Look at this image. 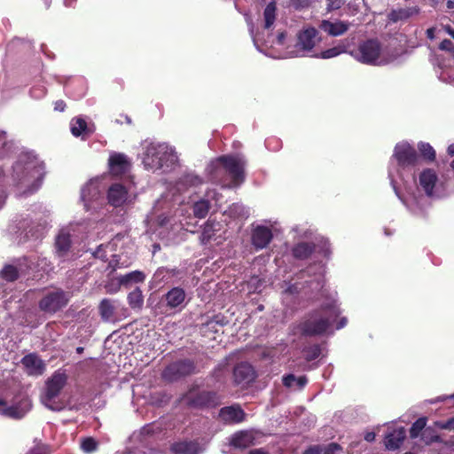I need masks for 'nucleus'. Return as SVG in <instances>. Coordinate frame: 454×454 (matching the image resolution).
Listing matches in <instances>:
<instances>
[{
	"label": "nucleus",
	"mask_w": 454,
	"mask_h": 454,
	"mask_svg": "<svg viewBox=\"0 0 454 454\" xmlns=\"http://www.w3.org/2000/svg\"><path fill=\"white\" fill-rule=\"evenodd\" d=\"M26 373L29 376H40L45 371L44 362L35 353L24 356L20 361Z\"/></svg>",
	"instance_id": "4468645a"
},
{
	"label": "nucleus",
	"mask_w": 454,
	"mask_h": 454,
	"mask_svg": "<svg viewBox=\"0 0 454 454\" xmlns=\"http://www.w3.org/2000/svg\"><path fill=\"white\" fill-rule=\"evenodd\" d=\"M117 264H118V260H112L110 262H109V267L112 268V270L114 271L117 268Z\"/></svg>",
	"instance_id": "13d9d810"
},
{
	"label": "nucleus",
	"mask_w": 454,
	"mask_h": 454,
	"mask_svg": "<svg viewBox=\"0 0 454 454\" xmlns=\"http://www.w3.org/2000/svg\"><path fill=\"white\" fill-rule=\"evenodd\" d=\"M130 167L127 157L122 153H114L109 158V168L113 175L121 176L128 172Z\"/></svg>",
	"instance_id": "aec40b11"
},
{
	"label": "nucleus",
	"mask_w": 454,
	"mask_h": 454,
	"mask_svg": "<svg viewBox=\"0 0 454 454\" xmlns=\"http://www.w3.org/2000/svg\"><path fill=\"white\" fill-rule=\"evenodd\" d=\"M107 199L110 205L115 207H121L128 199V191L124 185L114 184L108 189Z\"/></svg>",
	"instance_id": "a211bd4d"
},
{
	"label": "nucleus",
	"mask_w": 454,
	"mask_h": 454,
	"mask_svg": "<svg viewBox=\"0 0 454 454\" xmlns=\"http://www.w3.org/2000/svg\"><path fill=\"white\" fill-rule=\"evenodd\" d=\"M6 407V401L0 398V413L3 415V410Z\"/></svg>",
	"instance_id": "bf43d9fd"
},
{
	"label": "nucleus",
	"mask_w": 454,
	"mask_h": 454,
	"mask_svg": "<svg viewBox=\"0 0 454 454\" xmlns=\"http://www.w3.org/2000/svg\"><path fill=\"white\" fill-rule=\"evenodd\" d=\"M340 315V309L335 301L326 302L310 311L297 328L301 336H321L327 333Z\"/></svg>",
	"instance_id": "f257e3e1"
},
{
	"label": "nucleus",
	"mask_w": 454,
	"mask_h": 454,
	"mask_svg": "<svg viewBox=\"0 0 454 454\" xmlns=\"http://www.w3.org/2000/svg\"><path fill=\"white\" fill-rule=\"evenodd\" d=\"M182 400L188 408L199 410L215 408L222 403L220 395L215 391L194 388L186 392Z\"/></svg>",
	"instance_id": "20e7f679"
},
{
	"label": "nucleus",
	"mask_w": 454,
	"mask_h": 454,
	"mask_svg": "<svg viewBox=\"0 0 454 454\" xmlns=\"http://www.w3.org/2000/svg\"><path fill=\"white\" fill-rule=\"evenodd\" d=\"M199 443L195 441L178 442L170 447L174 454H199Z\"/></svg>",
	"instance_id": "393cba45"
},
{
	"label": "nucleus",
	"mask_w": 454,
	"mask_h": 454,
	"mask_svg": "<svg viewBox=\"0 0 454 454\" xmlns=\"http://www.w3.org/2000/svg\"><path fill=\"white\" fill-rule=\"evenodd\" d=\"M438 176L434 169H424L419 175V184L427 196H432Z\"/></svg>",
	"instance_id": "4be33fe9"
},
{
	"label": "nucleus",
	"mask_w": 454,
	"mask_h": 454,
	"mask_svg": "<svg viewBox=\"0 0 454 454\" xmlns=\"http://www.w3.org/2000/svg\"><path fill=\"white\" fill-rule=\"evenodd\" d=\"M382 46L377 38L367 39L359 43L356 51L351 54L361 63L375 65L381 54Z\"/></svg>",
	"instance_id": "0eeeda50"
},
{
	"label": "nucleus",
	"mask_w": 454,
	"mask_h": 454,
	"mask_svg": "<svg viewBox=\"0 0 454 454\" xmlns=\"http://www.w3.org/2000/svg\"><path fill=\"white\" fill-rule=\"evenodd\" d=\"M418 149L420 153V156L428 162L434 161L436 153L433 146L427 142H419L418 144Z\"/></svg>",
	"instance_id": "2f4dec72"
},
{
	"label": "nucleus",
	"mask_w": 454,
	"mask_h": 454,
	"mask_svg": "<svg viewBox=\"0 0 454 454\" xmlns=\"http://www.w3.org/2000/svg\"><path fill=\"white\" fill-rule=\"evenodd\" d=\"M304 358L307 362H311L319 357L321 355V347L318 344H314L309 347H306L303 349Z\"/></svg>",
	"instance_id": "ea45409f"
},
{
	"label": "nucleus",
	"mask_w": 454,
	"mask_h": 454,
	"mask_svg": "<svg viewBox=\"0 0 454 454\" xmlns=\"http://www.w3.org/2000/svg\"><path fill=\"white\" fill-rule=\"evenodd\" d=\"M322 454H335L336 451L341 450V447L336 442H331L328 445L322 447Z\"/></svg>",
	"instance_id": "37998d69"
},
{
	"label": "nucleus",
	"mask_w": 454,
	"mask_h": 454,
	"mask_svg": "<svg viewBox=\"0 0 454 454\" xmlns=\"http://www.w3.org/2000/svg\"><path fill=\"white\" fill-rule=\"evenodd\" d=\"M256 372L254 367L247 363L241 362L233 369V380L237 386H247L254 380Z\"/></svg>",
	"instance_id": "ddd939ff"
},
{
	"label": "nucleus",
	"mask_w": 454,
	"mask_h": 454,
	"mask_svg": "<svg viewBox=\"0 0 454 454\" xmlns=\"http://www.w3.org/2000/svg\"><path fill=\"white\" fill-rule=\"evenodd\" d=\"M420 440L426 445H430L434 442H440L441 437L439 436L434 428L431 427H426L424 431L421 433Z\"/></svg>",
	"instance_id": "f704fd0d"
},
{
	"label": "nucleus",
	"mask_w": 454,
	"mask_h": 454,
	"mask_svg": "<svg viewBox=\"0 0 454 454\" xmlns=\"http://www.w3.org/2000/svg\"><path fill=\"white\" fill-rule=\"evenodd\" d=\"M322 446L313 445L304 450L302 454H322Z\"/></svg>",
	"instance_id": "de8ad7c7"
},
{
	"label": "nucleus",
	"mask_w": 454,
	"mask_h": 454,
	"mask_svg": "<svg viewBox=\"0 0 454 454\" xmlns=\"http://www.w3.org/2000/svg\"><path fill=\"white\" fill-rule=\"evenodd\" d=\"M286 293L287 294H294L297 293V286L295 285H291L286 289Z\"/></svg>",
	"instance_id": "5fc2aeb1"
},
{
	"label": "nucleus",
	"mask_w": 454,
	"mask_h": 454,
	"mask_svg": "<svg viewBox=\"0 0 454 454\" xmlns=\"http://www.w3.org/2000/svg\"><path fill=\"white\" fill-rule=\"evenodd\" d=\"M375 437H376L375 433L368 432L364 435V440L369 442H373L375 440Z\"/></svg>",
	"instance_id": "3c124183"
},
{
	"label": "nucleus",
	"mask_w": 454,
	"mask_h": 454,
	"mask_svg": "<svg viewBox=\"0 0 454 454\" xmlns=\"http://www.w3.org/2000/svg\"><path fill=\"white\" fill-rule=\"evenodd\" d=\"M348 323V319L346 317H341L337 323L336 329L340 330L343 328Z\"/></svg>",
	"instance_id": "603ef678"
},
{
	"label": "nucleus",
	"mask_w": 454,
	"mask_h": 454,
	"mask_svg": "<svg viewBox=\"0 0 454 454\" xmlns=\"http://www.w3.org/2000/svg\"><path fill=\"white\" fill-rule=\"evenodd\" d=\"M81 447L84 452L90 453L98 449V442L92 437H86L82 441Z\"/></svg>",
	"instance_id": "a19ab883"
},
{
	"label": "nucleus",
	"mask_w": 454,
	"mask_h": 454,
	"mask_svg": "<svg viewBox=\"0 0 454 454\" xmlns=\"http://www.w3.org/2000/svg\"><path fill=\"white\" fill-rule=\"evenodd\" d=\"M165 147L159 145L158 147H149L145 158V164L152 165L157 168L163 167V155L166 153Z\"/></svg>",
	"instance_id": "b1692460"
},
{
	"label": "nucleus",
	"mask_w": 454,
	"mask_h": 454,
	"mask_svg": "<svg viewBox=\"0 0 454 454\" xmlns=\"http://www.w3.org/2000/svg\"><path fill=\"white\" fill-rule=\"evenodd\" d=\"M444 30L454 39V29L450 26H445Z\"/></svg>",
	"instance_id": "6e6d98bb"
},
{
	"label": "nucleus",
	"mask_w": 454,
	"mask_h": 454,
	"mask_svg": "<svg viewBox=\"0 0 454 454\" xmlns=\"http://www.w3.org/2000/svg\"><path fill=\"white\" fill-rule=\"evenodd\" d=\"M99 315L103 321H110L114 314V306L111 300L103 299L98 306Z\"/></svg>",
	"instance_id": "cd10ccee"
},
{
	"label": "nucleus",
	"mask_w": 454,
	"mask_h": 454,
	"mask_svg": "<svg viewBox=\"0 0 454 454\" xmlns=\"http://www.w3.org/2000/svg\"><path fill=\"white\" fill-rule=\"evenodd\" d=\"M67 382V375L64 372L56 371L45 382V388L42 395V403L49 410L60 411L65 406L62 402L55 399L59 395Z\"/></svg>",
	"instance_id": "7ed1b4c3"
},
{
	"label": "nucleus",
	"mask_w": 454,
	"mask_h": 454,
	"mask_svg": "<svg viewBox=\"0 0 454 454\" xmlns=\"http://www.w3.org/2000/svg\"><path fill=\"white\" fill-rule=\"evenodd\" d=\"M249 454H268V452L262 449H254L250 450Z\"/></svg>",
	"instance_id": "4d7b16f0"
},
{
	"label": "nucleus",
	"mask_w": 454,
	"mask_h": 454,
	"mask_svg": "<svg viewBox=\"0 0 454 454\" xmlns=\"http://www.w3.org/2000/svg\"><path fill=\"white\" fill-rule=\"evenodd\" d=\"M318 34V31L313 27L302 29L297 35L296 46L303 51L312 50L317 40H319Z\"/></svg>",
	"instance_id": "2eb2a0df"
},
{
	"label": "nucleus",
	"mask_w": 454,
	"mask_h": 454,
	"mask_svg": "<svg viewBox=\"0 0 454 454\" xmlns=\"http://www.w3.org/2000/svg\"><path fill=\"white\" fill-rule=\"evenodd\" d=\"M128 302L130 308L134 309H139L143 307L144 296L140 288L137 287L128 294Z\"/></svg>",
	"instance_id": "473e14b6"
},
{
	"label": "nucleus",
	"mask_w": 454,
	"mask_h": 454,
	"mask_svg": "<svg viewBox=\"0 0 454 454\" xmlns=\"http://www.w3.org/2000/svg\"><path fill=\"white\" fill-rule=\"evenodd\" d=\"M4 134L0 133V148H2L4 145Z\"/></svg>",
	"instance_id": "e2e57ef3"
},
{
	"label": "nucleus",
	"mask_w": 454,
	"mask_h": 454,
	"mask_svg": "<svg viewBox=\"0 0 454 454\" xmlns=\"http://www.w3.org/2000/svg\"><path fill=\"white\" fill-rule=\"evenodd\" d=\"M229 321L223 314L214 315L211 318L202 323L200 325V333L203 336L215 340L216 334L219 333L223 327L228 325Z\"/></svg>",
	"instance_id": "f8f14e48"
},
{
	"label": "nucleus",
	"mask_w": 454,
	"mask_h": 454,
	"mask_svg": "<svg viewBox=\"0 0 454 454\" xmlns=\"http://www.w3.org/2000/svg\"><path fill=\"white\" fill-rule=\"evenodd\" d=\"M347 46L344 43H340L337 46L325 50L319 54L316 55L317 58L321 59H331L339 56L340 54L346 51Z\"/></svg>",
	"instance_id": "e433bc0d"
},
{
	"label": "nucleus",
	"mask_w": 454,
	"mask_h": 454,
	"mask_svg": "<svg viewBox=\"0 0 454 454\" xmlns=\"http://www.w3.org/2000/svg\"><path fill=\"white\" fill-rule=\"evenodd\" d=\"M215 235V222L209 219L203 225V229L200 237L201 243L204 245L207 244Z\"/></svg>",
	"instance_id": "72a5a7b5"
},
{
	"label": "nucleus",
	"mask_w": 454,
	"mask_h": 454,
	"mask_svg": "<svg viewBox=\"0 0 454 454\" xmlns=\"http://www.w3.org/2000/svg\"><path fill=\"white\" fill-rule=\"evenodd\" d=\"M196 372V364L189 358L179 359L165 367L161 376L168 382H175Z\"/></svg>",
	"instance_id": "423d86ee"
},
{
	"label": "nucleus",
	"mask_w": 454,
	"mask_h": 454,
	"mask_svg": "<svg viewBox=\"0 0 454 454\" xmlns=\"http://www.w3.org/2000/svg\"><path fill=\"white\" fill-rule=\"evenodd\" d=\"M311 0H291V4L295 10H301L310 5Z\"/></svg>",
	"instance_id": "c03bdc74"
},
{
	"label": "nucleus",
	"mask_w": 454,
	"mask_h": 454,
	"mask_svg": "<svg viewBox=\"0 0 454 454\" xmlns=\"http://www.w3.org/2000/svg\"><path fill=\"white\" fill-rule=\"evenodd\" d=\"M276 12H277V4L274 1L270 2L264 11H263V18H264V27L269 29L275 22L276 20Z\"/></svg>",
	"instance_id": "7c9ffc66"
},
{
	"label": "nucleus",
	"mask_w": 454,
	"mask_h": 454,
	"mask_svg": "<svg viewBox=\"0 0 454 454\" xmlns=\"http://www.w3.org/2000/svg\"><path fill=\"white\" fill-rule=\"evenodd\" d=\"M88 129L87 122L82 118L73 119L71 121V132L74 137L86 134Z\"/></svg>",
	"instance_id": "4c0bfd02"
},
{
	"label": "nucleus",
	"mask_w": 454,
	"mask_h": 454,
	"mask_svg": "<svg viewBox=\"0 0 454 454\" xmlns=\"http://www.w3.org/2000/svg\"><path fill=\"white\" fill-rule=\"evenodd\" d=\"M55 255L59 263H64L73 260V254L70 255L72 240L69 232L61 230L55 239Z\"/></svg>",
	"instance_id": "9d476101"
},
{
	"label": "nucleus",
	"mask_w": 454,
	"mask_h": 454,
	"mask_svg": "<svg viewBox=\"0 0 454 454\" xmlns=\"http://www.w3.org/2000/svg\"><path fill=\"white\" fill-rule=\"evenodd\" d=\"M246 160L239 156L223 155L212 164L211 176L215 182H221L219 175L225 171L231 176L232 186H239L245 181Z\"/></svg>",
	"instance_id": "f03ea898"
},
{
	"label": "nucleus",
	"mask_w": 454,
	"mask_h": 454,
	"mask_svg": "<svg viewBox=\"0 0 454 454\" xmlns=\"http://www.w3.org/2000/svg\"><path fill=\"white\" fill-rule=\"evenodd\" d=\"M246 417L247 413L239 403L224 406L218 412V419L225 425L242 423Z\"/></svg>",
	"instance_id": "9b49d317"
},
{
	"label": "nucleus",
	"mask_w": 454,
	"mask_h": 454,
	"mask_svg": "<svg viewBox=\"0 0 454 454\" xmlns=\"http://www.w3.org/2000/svg\"><path fill=\"white\" fill-rule=\"evenodd\" d=\"M434 33H435L434 27H430V28L427 29V32H426L427 38H429L431 40L434 38Z\"/></svg>",
	"instance_id": "864d4df0"
},
{
	"label": "nucleus",
	"mask_w": 454,
	"mask_h": 454,
	"mask_svg": "<svg viewBox=\"0 0 454 454\" xmlns=\"http://www.w3.org/2000/svg\"><path fill=\"white\" fill-rule=\"evenodd\" d=\"M319 27L326 32L329 35L339 36L345 34L349 28V23L347 21L338 20L332 22L327 20L321 21Z\"/></svg>",
	"instance_id": "412c9836"
},
{
	"label": "nucleus",
	"mask_w": 454,
	"mask_h": 454,
	"mask_svg": "<svg viewBox=\"0 0 454 454\" xmlns=\"http://www.w3.org/2000/svg\"><path fill=\"white\" fill-rule=\"evenodd\" d=\"M450 167L454 170V160L450 162Z\"/></svg>",
	"instance_id": "69168bd1"
},
{
	"label": "nucleus",
	"mask_w": 454,
	"mask_h": 454,
	"mask_svg": "<svg viewBox=\"0 0 454 454\" xmlns=\"http://www.w3.org/2000/svg\"><path fill=\"white\" fill-rule=\"evenodd\" d=\"M435 426L440 429L454 431V417L446 421H436Z\"/></svg>",
	"instance_id": "79ce46f5"
},
{
	"label": "nucleus",
	"mask_w": 454,
	"mask_h": 454,
	"mask_svg": "<svg viewBox=\"0 0 454 454\" xmlns=\"http://www.w3.org/2000/svg\"><path fill=\"white\" fill-rule=\"evenodd\" d=\"M84 348L82 347H78L76 348V352L78 354H82L83 352Z\"/></svg>",
	"instance_id": "0e129e2a"
},
{
	"label": "nucleus",
	"mask_w": 454,
	"mask_h": 454,
	"mask_svg": "<svg viewBox=\"0 0 454 454\" xmlns=\"http://www.w3.org/2000/svg\"><path fill=\"white\" fill-rule=\"evenodd\" d=\"M186 294L185 291L181 287L171 288L165 295L164 300L166 305L170 309L183 308V304L185 301Z\"/></svg>",
	"instance_id": "6ab92c4d"
},
{
	"label": "nucleus",
	"mask_w": 454,
	"mask_h": 454,
	"mask_svg": "<svg viewBox=\"0 0 454 454\" xmlns=\"http://www.w3.org/2000/svg\"><path fill=\"white\" fill-rule=\"evenodd\" d=\"M427 419L426 417L419 418L410 428V437L411 439H416L419 436H421V433L427 427Z\"/></svg>",
	"instance_id": "c9c22d12"
},
{
	"label": "nucleus",
	"mask_w": 454,
	"mask_h": 454,
	"mask_svg": "<svg viewBox=\"0 0 454 454\" xmlns=\"http://www.w3.org/2000/svg\"><path fill=\"white\" fill-rule=\"evenodd\" d=\"M295 380H296V377L294 374H292V373L286 374L282 378L283 385L286 387H291L293 386L294 382H295Z\"/></svg>",
	"instance_id": "a18cd8bd"
},
{
	"label": "nucleus",
	"mask_w": 454,
	"mask_h": 454,
	"mask_svg": "<svg viewBox=\"0 0 454 454\" xmlns=\"http://www.w3.org/2000/svg\"><path fill=\"white\" fill-rule=\"evenodd\" d=\"M0 276L6 281L13 282L19 278L20 273L17 267L12 264H7L1 270Z\"/></svg>",
	"instance_id": "58836bf2"
},
{
	"label": "nucleus",
	"mask_w": 454,
	"mask_h": 454,
	"mask_svg": "<svg viewBox=\"0 0 454 454\" xmlns=\"http://www.w3.org/2000/svg\"><path fill=\"white\" fill-rule=\"evenodd\" d=\"M393 157L395 159L397 165L403 169L416 167L420 160L416 149L408 142L396 144Z\"/></svg>",
	"instance_id": "6e6552de"
},
{
	"label": "nucleus",
	"mask_w": 454,
	"mask_h": 454,
	"mask_svg": "<svg viewBox=\"0 0 454 454\" xmlns=\"http://www.w3.org/2000/svg\"><path fill=\"white\" fill-rule=\"evenodd\" d=\"M32 405L28 399H21L20 402L8 406L3 410V416L20 419H22L31 409Z\"/></svg>",
	"instance_id": "f3484780"
},
{
	"label": "nucleus",
	"mask_w": 454,
	"mask_h": 454,
	"mask_svg": "<svg viewBox=\"0 0 454 454\" xmlns=\"http://www.w3.org/2000/svg\"><path fill=\"white\" fill-rule=\"evenodd\" d=\"M295 382H296V384H297L299 388H303L306 386L307 382H308V379L304 375L303 376H300V377L296 378Z\"/></svg>",
	"instance_id": "8fccbe9b"
},
{
	"label": "nucleus",
	"mask_w": 454,
	"mask_h": 454,
	"mask_svg": "<svg viewBox=\"0 0 454 454\" xmlns=\"http://www.w3.org/2000/svg\"><path fill=\"white\" fill-rule=\"evenodd\" d=\"M69 301L67 292L61 288L47 292L39 301L38 308L45 314L53 315L64 309Z\"/></svg>",
	"instance_id": "39448f33"
},
{
	"label": "nucleus",
	"mask_w": 454,
	"mask_h": 454,
	"mask_svg": "<svg viewBox=\"0 0 454 454\" xmlns=\"http://www.w3.org/2000/svg\"><path fill=\"white\" fill-rule=\"evenodd\" d=\"M98 253H99V249L98 251H96L95 256H97Z\"/></svg>",
	"instance_id": "338daca9"
},
{
	"label": "nucleus",
	"mask_w": 454,
	"mask_h": 454,
	"mask_svg": "<svg viewBox=\"0 0 454 454\" xmlns=\"http://www.w3.org/2000/svg\"><path fill=\"white\" fill-rule=\"evenodd\" d=\"M446 6L448 9H453L454 8V0H448L446 3Z\"/></svg>",
	"instance_id": "680f3d73"
},
{
	"label": "nucleus",
	"mask_w": 454,
	"mask_h": 454,
	"mask_svg": "<svg viewBox=\"0 0 454 454\" xmlns=\"http://www.w3.org/2000/svg\"><path fill=\"white\" fill-rule=\"evenodd\" d=\"M439 49L442 51H454V43L450 39H444L441 42Z\"/></svg>",
	"instance_id": "49530a36"
},
{
	"label": "nucleus",
	"mask_w": 454,
	"mask_h": 454,
	"mask_svg": "<svg viewBox=\"0 0 454 454\" xmlns=\"http://www.w3.org/2000/svg\"><path fill=\"white\" fill-rule=\"evenodd\" d=\"M291 252L294 258L301 261L309 259L316 252L323 254L325 257H328L331 253L327 241H324L321 244L301 241L292 247Z\"/></svg>",
	"instance_id": "1a4fd4ad"
},
{
	"label": "nucleus",
	"mask_w": 454,
	"mask_h": 454,
	"mask_svg": "<svg viewBox=\"0 0 454 454\" xmlns=\"http://www.w3.org/2000/svg\"><path fill=\"white\" fill-rule=\"evenodd\" d=\"M448 153L450 156H454V144H451L448 146Z\"/></svg>",
	"instance_id": "052dcab7"
},
{
	"label": "nucleus",
	"mask_w": 454,
	"mask_h": 454,
	"mask_svg": "<svg viewBox=\"0 0 454 454\" xmlns=\"http://www.w3.org/2000/svg\"><path fill=\"white\" fill-rule=\"evenodd\" d=\"M273 234L271 230L266 226H257L252 232V244L256 250L265 248L272 240Z\"/></svg>",
	"instance_id": "dca6fc26"
},
{
	"label": "nucleus",
	"mask_w": 454,
	"mask_h": 454,
	"mask_svg": "<svg viewBox=\"0 0 454 454\" xmlns=\"http://www.w3.org/2000/svg\"><path fill=\"white\" fill-rule=\"evenodd\" d=\"M66 106H67L66 103L61 99L54 102V110L55 111L64 112L66 109Z\"/></svg>",
	"instance_id": "09e8293b"
},
{
	"label": "nucleus",
	"mask_w": 454,
	"mask_h": 454,
	"mask_svg": "<svg viewBox=\"0 0 454 454\" xmlns=\"http://www.w3.org/2000/svg\"><path fill=\"white\" fill-rule=\"evenodd\" d=\"M211 208V203L207 200H200L193 204L192 212L195 217L205 218Z\"/></svg>",
	"instance_id": "c756f323"
},
{
	"label": "nucleus",
	"mask_w": 454,
	"mask_h": 454,
	"mask_svg": "<svg viewBox=\"0 0 454 454\" xmlns=\"http://www.w3.org/2000/svg\"><path fill=\"white\" fill-rule=\"evenodd\" d=\"M419 8L418 6L392 10L389 13V20L393 22L406 20L411 17L419 14Z\"/></svg>",
	"instance_id": "a878e982"
},
{
	"label": "nucleus",
	"mask_w": 454,
	"mask_h": 454,
	"mask_svg": "<svg viewBox=\"0 0 454 454\" xmlns=\"http://www.w3.org/2000/svg\"><path fill=\"white\" fill-rule=\"evenodd\" d=\"M145 279V275L144 272L140 270H134L129 273H127L123 276H121L119 278V282L121 286H128L132 283H142Z\"/></svg>",
	"instance_id": "c85d7f7f"
},
{
	"label": "nucleus",
	"mask_w": 454,
	"mask_h": 454,
	"mask_svg": "<svg viewBox=\"0 0 454 454\" xmlns=\"http://www.w3.org/2000/svg\"><path fill=\"white\" fill-rule=\"evenodd\" d=\"M253 443L252 435L244 431H240L233 434L231 444V446L239 449H246L248 448Z\"/></svg>",
	"instance_id": "bb28decb"
},
{
	"label": "nucleus",
	"mask_w": 454,
	"mask_h": 454,
	"mask_svg": "<svg viewBox=\"0 0 454 454\" xmlns=\"http://www.w3.org/2000/svg\"><path fill=\"white\" fill-rule=\"evenodd\" d=\"M406 437L404 427H399L387 434L385 437L386 449L389 450H397L403 442Z\"/></svg>",
	"instance_id": "5701e85b"
}]
</instances>
